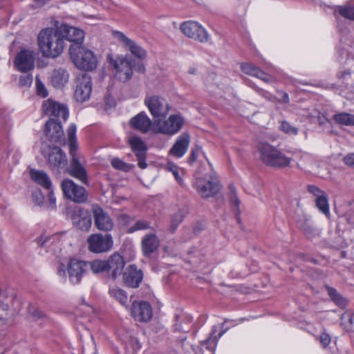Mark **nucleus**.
Returning a JSON list of instances; mask_svg holds the SVG:
<instances>
[{
	"label": "nucleus",
	"instance_id": "obj_62",
	"mask_svg": "<svg viewBox=\"0 0 354 354\" xmlns=\"http://www.w3.org/2000/svg\"><path fill=\"white\" fill-rule=\"evenodd\" d=\"M135 69L139 73H144L145 68V66L142 63H140L138 64L137 67H135Z\"/></svg>",
	"mask_w": 354,
	"mask_h": 354
},
{
	"label": "nucleus",
	"instance_id": "obj_27",
	"mask_svg": "<svg viewBox=\"0 0 354 354\" xmlns=\"http://www.w3.org/2000/svg\"><path fill=\"white\" fill-rule=\"evenodd\" d=\"M241 69L245 74L259 78L264 82L268 83L272 80V77L270 75L252 64L243 63L241 65Z\"/></svg>",
	"mask_w": 354,
	"mask_h": 354
},
{
	"label": "nucleus",
	"instance_id": "obj_39",
	"mask_svg": "<svg viewBox=\"0 0 354 354\" xmlns=\"http://www.w3.org/2000/svg\"><path fill=\"white\" fill-rule=\"evenodd\" d=\"M337 11L342 17L350 20H354V7L351 6H337L335 12Z\"/></svg>",
	"mask_w": 354,
	"mask_h": 354
},
{
	"label": "nucleus",
	"instance_id": "obj_29",
	"mask_svg": "<svg viewBox=\"0 0 354 354\" xmlns=\"http://www.w3.org/2000/svg\"><path fill=\"white\" fill-rule=\"evenodd\" d=\"M69 74L62 68H55L51 74L50 82L55 88H62L68 82Z\"/></svg>",
	"mask_w": 354,
	"mask_h": 354
},
{
	"label": "nucleus",
	"instance_id": "obj_18",
	"mask_svg": "<svg viewBox=\"0 0 354 354\" xmlns=\"http://www.w3.org/2000/svg\"><path fill=\"white\" fill-rule=\"evenodd\" d=\"M114 37L121 42L125 48L129 50L134 57L140 59H144L146 58V50L136 41L124 35L122 32L115 31L114 32Z\"/></svg>",
	"mask_w": 354,
	"mask_h": 354
},
{
	"label": "nucleus",
	"instance_id": "obj_49",
	"mask_svg": "<svg viewBox=\"0 0 354 354\" xmlns=\"http://www.w3.org/2000/svg\"><path fill=\"white\" fill-rule=\"evenodd\" d=\"M308 190L310 194L316 196V198H319V197H322L326 195L324 191L315 185H309L308 187Z\"/></svg>",
	"mask_w": 354,
	"mask_h": 354
},
{
	"label": "nucleus",
	"instance_id": "obj_45",
	"mask_svg": "<svg viewBox=\"0 0 354 354\" xmlns=\"http://www.w3.org/2000/svg\"><path fill=\"white\" fill-rule=\"evenodd\" d=\"M257 93L263 97L265 100L269 102H275L276 97L268 91H266L261 88H259L255 85H251Z\"/></svg>",
	"mask_w": 354,
	"mask_h": 354
},
{
	"label": "nucleus",
	"instance_id": "obj_41",
	"mask_svg": "<svg viewBox=\"0 0 354 354\" xmlns=\"http://www.w3.org/2000/svg\"><path fill=\"white\" fill-rule=\"evenodd\" d=\"M326 291L331 298V299L337 305L342 306L344 305L345 301L344 298L337 292V291L328 286H326Z\"/></svg>",
	"mask_w": 354,
	"mask_h": 354
},
{
	"label": "nucleus",
	"instance_id": "obj_52",
	"mask_svg": "<svg viewBox=\"0 0 354 354\" xmlns=\"http://www.w3.org/2000/svg\"><path fill=\"white\" fill-rule=\"evenodd\" d=\"M48 198L49 201V207L51 209H55L56 208V198L54 194V192L53 187L50 189H48Z\"/></svg>",
	"mask_w": 354,
	"mask_h": 354
},
{
	"label": "nucleus",
	"instance_id": "obj_54",
	"mask_svg": "<svg viewBox=\"0 0 354 354\" xmlns=\"http://www.w3.org/2000/svg\"><path fill=\"white\" fill-rule=\"evenodd\" d=\"M319 341L324 347L327 346L330 343V337L326 333H322L319 336Z\"/></svg>",
	"mask_w": 354,
	"mask_h": 354
},
{
	"label": "nucleus",
	"instance_id": "obj_1",
	"mask_svg": "<svg viewBox=\"0 0 354 354\" xmlns=\"http://www.w3.org/2000/svg\"><path fill=\"white\" fill-rule=\"evenodd\" d=\"M76 132V125L71 124L66 131L70 156L69 167H67L66 155L59 147L44 145L41 151L46 159L50 170L59 171L62 169H66L71 176L86 183L88 179L87 172L84 165V158L79 151Z\"/></svg>",
	"mask_w": 354,
	"mask_h": 354
},
{
	"label": "nucleus",
	"instance_id": "obj_44",
	"mask_svg": "<svg viewBox=\"0 0 354 354\" xmlns=\"http://www.w3.org/2000/svg\"><path fill=\"white\" fill-rule=\"evenodd\" d=\"M184 216L185 215L182 211H178L171 216L170 230L172 232H174L177 229L179 224L183 221Z\"/></svg>",
	"mask_w": 354,
	"mask_h": 354
},
{
	"label": "nucleus",
	"instance_id": "obj_53",
	"mask_svg": "<svg viewBox=\"0 0 354 354\" xmlns=\"http://www.w3.org/2000/svg\"><path fill=\"white\" fill-rule=\"evenodd\" d=\"M301 160L306 163V166L312 167L316 162L315 158L310 154L305 153L301 156Z\"/></svg>",
	"mask_w": 354,
	"mask_h": 354
},
{
	"label": "nucleus",
	"instance_id": "obj_7",
	"mask_svg": "<svg viewBox=\"0 0 354 354\" xmlns=\"http://www.w3.org/2000/svg\"><path fill=\"white\" fill-rule=\"evenodd\" d=\"M180 29L186 37L201 43H206L209 39L207 30L196 21H185L180 25Z\"/></svg>",
	"mask_w": 354,
	"mask_h": 354
},
{
	"label": "nucleus",
	"instance_id": "obj_42",
	"mask_svg": "<svg viewBox=\"0 0 354 354\" xmlns=\"http://www.w3.org/2000/svg\"><path fill=\"white\" fill-rule=\"evenodd\" d=\"M111 165L116 169L123 171H129L133 168V165L127 164L118 158H114L111 160Z\"/></svg>",
	"mask_w": 354,
	"mask_h": 354
},
{
	"label": "nucleus",
	"instance_id": "obj_3",
	"mask_svg": "<svg viewBox=\"0 0 354 354\" xmlns=\"http://www.w3.org/2000/svg\"><path fill=\"white\" fill-rule=\"evenodd\" d=\"M258 151L262 162L270 167L284 168L290 166L292 161L291 158L268 142L259 143Z\"/></svg>",
	"mask_w": 354,
	"mask_h": 354
},
{
	"label": "nucleus",
	"instance_id": "obj_63",
	"mask_svg": "<svg viewBox=\"0 0 354 354\" xmlns=\"http://www.w3.org/2000/svg\"><path fill=\"white\" fill-rule=\"evenodd\" d=\"M188 73L191 75H195L196 73V68L195 67H190Z\"/></svg>",
	"mask_w": 354,
	"mask_h": 354
},
{
	"label": "nucleus",
	"instance_id": "obj_51",
	"mask_svg": "<svg viewBox=\"0 0 354 354\" xmlns=\"http://www.w3.org/2000/svg\"><path fill=\"white\" fill-rule=\"evenodd\" d=\"M149 227V224L145 221H138L132 227L131 232L146 230Z\"/></svg>",
	"mask_w": 354,
	"mask_h": 354
},
{
	"label": "nucleus",
	"instance_id": "obj_19",
	"mask_svg": "<svg viewBox=\"0 0 354 354\" xmlns=\"http://www.w3.org/2000/svg\"><path fill=\"white\" fill-rule=\"evenodd\" d=\"M106 272L111 278L115 279L123 273L124 260L119 253L114 252L106 260Z\"/></svg>",
	"mask_w": 354,
	"mask_h": 354
},
{
	"label": "nucleus",
	"instance_id": "obj_25",
	"mask_svg": "<svg viewBox=\"0 0 354 354\" xmlns=\"http://www.w3.org/2000/svg\"><path fill=\"white\" fill-rule=\"evenodd\" d=\"M189 142V135L185 132L183 133L178 137L176 142L169 151V154L176 158L183 157L188 149Z\"/></svg>",
	"mask_w": 354,
	"mask_h": 354
},
{
	"label": "nucleus",
	"instance_id": "obj_8",
	"mask_svg": "<svg viewBox=\"0 0 354 354\" xmlns=\"http://www.w3.org/2000/svg\"><path fill=\"white\" fill-rule=\"evenodd\" d=\"M61 188L64 196L75 203H84L87 199V194L85 189L75 184L72 180H64L61 183Z\"/></svg>",
	"mask_w": 354,
	"mask_h": 354
},
{
	"label": "nucleus",
	"instance_id": "obj_20",
	"mask_svg": "<svg viewBox=\"0 0 354 354\" xmlns=\"http://www.w3.org/2000/svg\"><path fill=\"white\" fill-rule=\"evenodd\" d=\"M131 315L138 322H147L152 317V310L149 303L146 301H134L131 308Z\"/></svg>",
	"mask_w": 354,
	"mask_h": 354
},
{
	"label": "nucleus",
	"instance_id": "obj_48",
	"mask_svg": "<svg viewBox=\"0 0 354 354\" xmlns=\"http://www.w3.org/2000/svg\"><path fill=\"white\" fill-rule=\"evenodd\" d=\"M167 167L168 169L173 174L178 183L180 185L183 184V179L179 174V168L176 165L171 163L168 164Z\"/></svg>",
	"mask_w": 354,
	"mask_h": 354
},
{
	"label": "nucleus",
	"instance_id": "obj_37",
	"mask_svg": "<svg viewBox=\"0 0 354 354\" xmlns=\"http://www.w3.org/2000/svg\"><path fill=\"white\" fill-rule=\"evenodd\" d=\"M109 294L112 297L120 301L121 304L127 306L128 297L124 290L119 288L113 287L110 288Z\"/></svg>",
	"mask_w": 354,
	"mask_h": 354
},
{
	"label": "nucleus",
	"instance_id": "obj_24",
	"mask_svg": "<svg viewBox=\"0 0 354 354\" xmlns=\"http://www.w3.org/2000/svg\"><path fill=\"white\" fill-rule=\"evenodd\" d=\"M160 245V240L154 233L146 234L142 239L141 248L143 255L149 257L156 252Z\"/></svg>",
	"mask_w": 354,
	"mask_h": 354
},
{
	"label": "nucleus",
	"instance_id": "obj_30",
	"mask_svg": "<svg viewBox=\"0 0 354 354\" xmlns=\"http://www.w3.org/2000/svg\"><path fill=\"white\" fill-rule=\"evenodd\" d=\"M218 329L216 326H214L209 336L205 340L204 345L206 348L209 351H214L218 339L222 337L225 331H221L216 335Z\"/></svg>",
	"mask_w": 354,
	"mask_h": 354
},
{
	"label": "nucleus",
	"instance_id": "obj_26",
	"mask_svg": "<svg viewBox=\"0 0 354 354\" xmlns=\"http://www.w3.org/2000/svg\"><path fill=\"white\" fill-rule=\"evenodd\" d=\"M151 120L144 112L138 113L132 118L130 120V125L135 129L145 133H147L151 127Z\"/></svg>",
	"mask_w": 354,
	"mask_h": 354
},
{
	"label": "nucleus",
	"instance_id": "obj_34",
	"mask_svg": "<svg viewBox=\"0 0 354 354\" xmlns=\"http://www.w3.org/2000/svg\"><path fill=\"white\" fill-rule=\"evenodd\" d=\"M191 323V319L186 317L185 315H178L176 316L175 329L178 331L187 332L189 331Z\"/></svg>",
	"mask_w": 354,
	"mask_h": 354
},
{
	"label": "nucleus",
	"instance_id": "obj_43",
	"mask_svg": "<svg viewBox=\"0 0 354 354\" xmlns=\"http://www.w3.org/2000/svg\"><path fill=\"white\" fill-rule=\"evenodd\" d=\"M280 129L290 136H296L298 133V129L286 120L280 122Z\"/></svg>",
	"mask_w": 354,
	"mask_h": 354
},
{
	"label": "nucleus",
	"instance_id": "obj_2",
	"mask_svg": "<svg viewBox=\"0 0 354 354\" xmlns=\"http://www.w3.org/2000/svg\"><path fill=\"white\" fill-rule=\"evenodd\" d=\"M39 48L42 55L47 58H56L63 53L65 42L59 28H46L37 36Z\"/></svg>",
	"mask_w": 354,
	"mask_h": 354
},
{
	"label": "nucleus",
	"instance_id": "obj_64",
	"mask_svg": "<svg viewBox=\"0 0 354 354\" xmlns=\"http://www.w3.org/2000/svg\"><path fill=\"white\" fill-rule=\"evenodd\" d=\"M35 317H40V314H37V313H35V315H33Z\"/></svg>",
	"mask_w": 354,
	"mask_h": 354
},
{
	"label": "nucleus",
	"instance_id": "obj_50",
	"mask_svg": "<svg viewBox=\"0 0 354 354\" xmlns=\"http://www.w3.org/2000/svg\"><path fill=\"white\" fill-rule=\"evenodd\" d=\"M37 92L39 95L45 97L48 95V91L44 84L38 79L36 80Z\"/></svg>",
	"mask_w": 354,
	"mask_h": 354
},
{
	"label": "nucleus",
	"instance_id": "obj_46",
	"mask_svg": "<svg viewBox=\"0 0 354 354\" xmlns=\"http://www.w3.org/2000/svg\"><path fill=\"white\" fill-rule=\"evenodd\" d=\"M25 73L19 77V85L21 86H30L32 82V76L28 73Z\"/></svg>",
	"mask_w": 354,
	"mask_h": 354
},
{
	"label": "nucleus",
	"instance_id": "obj_11",
	"mask_svg": "<svg viewBox=\"0 0 354 354\" xmlns=\"http://www.w3.org/2000/svg\"><path fill=\"white\" fill-rule=\"evenodd\" d=\"M45 136L47 139L60 146H64L66 143L64 131L61 123L56 120L50 119L45 124Z\"/></svg>",
	"mask_w": 354,
	"mask_h": 354
},
{
	"label": "nucleus",
	"instance_id": "obj_17",
	"mask_svg": "<svg viewBox=\"0 0 354 354\" xmlns=\"http://www.w3.org/2000/svg\"><path fill=\"white\" fill-rule=\"evenodd\" d=\"M42 110L45 115L62 118L64 121L68 118L67 107L50 99L44 101Z\"/></svg>",
	"mask_w": 354,
	"mask_h": 354
},
{
	"label": "nucleus",
	"instance_id": "obj_58",
	"mask_svg": "<svg viewBox=\"0 0 354 354\" xmlns=\"http://www.w3.org/2000/svg\"><path fill=\"white\" fill-rule=\"evenodd\" d=\"M57 274L61 278L63 281H66V274L64 266L63 264H60L57 268Z\"/></svg>",
	"mask_w": 354,
	"mask_h": 354
},
{
	"label": "nucleus",
	"instance_id": "obj_33",
	"mask_svg": "<svg viewBox=\"0 0 354 354\" xmlns=\"http://www.w3.org/2000/svg\"><path fill=\"white\" fill-rule=\"evenodd\" d=\"M335 122L342 126H354V115L342 112L333 115Z\"/></svg>",
	"mask_w": 354,
	"mask_h": 354
},
{
	"label": "nucleus",
	"instance_id": "obj_40",
	"mask_svg": "<svg viewBox=\"0 0 354 354\" xmlns=\"http://www.w3.org/2000/svg\"><path fill=\"white\" fill-rule=\"evenodd\" d=\"M342 322L348 330H354V313H345L342 316Z\"/></svg>",
	"mask_w": 354,
	"mask_h": 354
},
{
	"label": "nucleus",
	"instance_id": "obj_61",
	"mask_svg": "<svg viewBox=\"0 0 354 354\" xmlns=\"http://www.w3.org/2000/svg\"><path fill=\"white\" fill-rule=\"evenodd\" d=\"M50 238H46L45 240L43 237H39L37 239V243L40 246H44L49 241Z\"/></svg>",
	"mask_w": 354,
	"mask_h": 354
},
{
	"label": "nucleus",
	"instance_id": "obj_35",
	"mask_svg": "<svg viewBox=\"0 0 354 354\" xmlns=\"http://www.w3.org/2000/svg\"><path fill=\"white\" fill-rule=\"evenodd\" d=\"M297 225L305 233V234L309 238H312L315 235L319 234L318 230L310 224L308 219H305L304 221H297Z\"/></svg>",
	"mask_w": 354,
	"mask_h": 354
},
{
	"label": "nucleus",
	"instance_id": "obj_4",
	"mask_svg": "<svg viewBox=\"0 0 354 354\" xmlns=\"http://www.w3.org/2000/svg\"><path fill=\"white\" fill-rule=\"evenodd\" d=\"M69 54L73 64L80 70L91 71L97 67V58L93 51L82 45H71Z\"/></svg>",
	"mask_w": 354,
	"mask_h": 354
},
{
	"label": "nucleus",
	"instance_id": "obj_16",
	"mask_svg": "<svg viewBox=\"0 0 354 354\" xmlns=\"http://www.w3.org/2000/svg\"><path fill=\"white\" fill-rule=\"evenodd\" d=\"M198 194L203 198H209L217 194L221 188L216 177L211 176L209 179H198L195 183Z\"/></svg>",
	"mask_w": 354,
	"mask_h": 354
},
{
	"label": "nucleus",
	"instance_id": "obj_5",
	"mask_svg": "<svg viewBox=\"0 0 354 354\" xmlns=\"http://www.w3.org/2000/svg\"><path fill=\"white\" fill-rule=\"evenodd\" d=\"M87 243L90 252L100 254L111 250L113 245V240L110 234L96 233L89 236Z\"/></svg>",
	"mask_w": 354,
	"mask_h": 354
},
{
	"label": "nucleus",
	"instance_id": "obj_32",
	"mask_svg": "<svg viewBox=\"0 0 354 354\" xmlns=\"http://www.w3.org/2000/svg\"><path fill=\"white\" fill-rule=\"evenodd\" d=\"M129 143L136 156L146 153L147 147L140 138L136 136L131 137L129 139Z\"/></svg>",
	"mask_w": 354,
	"mask_h": 354
},
{
	"label": "nucleus",
	"instance_id": "obj_21",
	"mask_svg": "<svg viewBox=\"0 0 354 354\" xmlns=\"http://www.w3.org/2000/svg\"><path fill=\"white\" fill-rule=\"evenodd\" d=\"M59 29L63 35V39L71 41V45H82L85 36L82 29L67 24H62Z\"/></svg>",
	"mask_w": 354,
	"mask_h": 354
},
{
	"label": "nucleus",
	"instance_id": "obj_28",
	"mask_svg": "<svg viewBox=\"0 0 354 354\" xmlns=\"http://www.w3.org/2000/svg\"><path fill=\"white\" fill-rule=\"evenodd\" d=\"M30 176L35 183L42 187L44 189L48 190L53 187L51 179L45 171L31 169L30 170Z\"/></svg>",
	"mask_w": 354,
	"mask_h": 354
},
{
	"label": "nucleus",
	"instance_id": "obj_57",
	"mask_svg": "<svg viewBox=\"0 0 354 354\" xmlns=\"http://www.w3.org/2000/svg\"><path fill=\"white\" fill-rule=\"evenodd\" d=\"M351 74L350 70H344L337 73V77L342 80H347L351 77Z\"/></svg>",
	"mask_w": 354,
	"mask_h": 354
},
{
	"label": "nucleus",
	"instance_id": "obj_38",
	"mask_svg": "<svg viewBox=\"0 0 354 354\" xmlns=\"http://www.w3.org/2000/svg\"><path fill=\"white\" fill-rule=\"evenodd\" d=\"M88 263L89 264V269H91L94 274L106 272V260L97 259L88 262Z\"/></svg>",
	"mask_w": 354,
	"mask_h": 354
},
{
	"label": "nucleus",
	"instance_id": "obj_47",
	"mask_svg": "<svg viewBox=\"0 0 354 354\" xmlns=\"http://www.w3.org/2000/svg\"><path fill=\"white\" fill-rule=\"evenodd\" d=\"M32 197L35 204L41 205L44 203V196L40 189H37L33 192L32 194Z\"/></svg>",
	"mask_w": 354,
	"mask_h": 354
},
{
	"label": "nucleus",
	"instance_id": "obj_10",
	"mask_svg": "<svg viewBox=\"0 0 354 354\" xmlns=\"http://www.w3.org/2000/svg\"><path fill=\"white\" fill-rule=\"evenodd\" d=\"M185 123L183 117L180 114H171L167 120L160 122L156 132L173 136L179 132Z\"/></svg>",
	"mask_w": 354,
	"mask_h": 354
},
{
	"label": "nucleus",
	"instance_id": "obj_22",
	"mask_svg": "<svg viewBox=\"0 0 354 354\" xmlns=\"http://www.w3.org/2000/svg\"><path fill=\"white\" fill-rule=\"evenodd\" d=\"M143 278L142 272L135 265L129 266L123 272L124 283L129 287L137 288Z\"/></svg>",
	"mask_w": 354,
	"mask_h": 354
},
{
	"label": "nucleus",
	"instance_id": "obj_55",
	"mask_svg": "<svg viewBox=\"0 0 354 354\" xmlns=\"http://www.w3.org/2000/svg\"><path fill=\"white\" fill-rule=\"evenodd\" d=\"M136 157H137V160H138V167L142 169L147 168V164L145 161L146 153L138 154V156H136Z\"/></svg>",
	"mask_w": 354,
	"mask_h": 354
},
{
	"label": "nucleus",
	"instance_id": "obj_60",
	"mask_svg": "<svg viewBox=\"0 0 354 354\" xmlns=\"http://www.w3.org/2000/svg\"><path fill=\"white\" fill-rule=\"evenodd\" d=\"M198 152V149L192 151V153H191V155H190V157L189 159L190 164H192L193 162H194L196 161V160L197 158Z\"/></svg>",
	"mask_w": 354,
	"mask_h": 354
},
{
	"label": "nucleus",
	"instance_id": "obj_9",
	"mask_svg": "<svg viewBox=\"0 0 354 354\" xmlns=\"http://www.w3.org/2000/svg\"><path fill=\"white\" fill-rule=\"evenodd\" d=\"M145 104L154 118L165 117L169 111L167 101L156 95H147L145 99Z\"/></svg>",
	"mask_w": 354,
	"mask_h": 354
},
{
	"label": "nucleus",
	"instance_id": "obj_12",
	"mask_svg": "<svg viewBox=\"0 0 354 354\" xmlns=\"http://www.w3.org/2000/svg\"><path fill=\"white\" fill-rule=\"evenodd\" d=\"M91 211L94 220V225L98 230L109 232L113 228L114 223L113 219L100 206L93 205L92 206Z\"/></svg>",
	"mask_w": 354,
	"mask_h": 354
},
{
	"label": "nucleus",
	"instance_id": "obj_6",
	"mask_svg": "<svg viewBox=\"0 0 354 354\" xmlns=\"http://www.w3.org/2000/svg\"><path fill=\"white\" fill-rule=\"evenodd\" d=\"M67 216L70 218L74 226L82 231H88L91 227L92 219L88 209L79 206L68 208Z\"/></svg>",
	"mask_w": 354,
	"mask_h": 354
},
{
	"label": "nucleus",
	"instance_id": "obj_56",
	"mask_svg": "<svg viewBox=\"0 0 354 354\" xmlns=\"http://www.w3.org/2000/svg\"><path fill=\"white\" fill-rule=\"evenodd\" d=\"M344 162L348 167H354V153L346 155L344 158Z\"/></svg>",
	"mask_w": 354,
	"mask_h": 354
},
{
	"label": "nucleus",
	"instance_id": "obj_59",
	"mask_svg": "<svg viewBox=\"0 0 354 354\" xmlns=\"http://www.w3.org/2000/svg\"><path fill=\"white\" fill-rule=\"evenodd\" d=\"M277 92L281 95V100L280 102L284 104H288L290 102L288 94L286 92H283L282 91H278Z\"/></svg>",
	"mask_w": 354,
	"mask_h": 354
},
{
	"label": "nucleus",
	"instance_id": "obj_31",
	"mask_svg": "<svg viewBox=\"0 0 354 354\" xmlns=\"http://www.w3.org/2000/svg\"><path fill=\"white\" fill-rule=\"evenodd\" d=\"M229 191V200L232 205L233 211L234 212L238 222L240 221L239 214L240 211L239 209L240 205V201L237 196L236 188L233 185H230L228 187Z\"/></svg>",
	"mask_w": 354,
	"mask_h": 354
},
{
	"label": "nucleus",
	"instance_id": "obj_14",
	"mask_svg": "<svg viewBox=\"0 0 354 354\" xmlns=\"http://www.w3.org/2000/svg\"><path fill=\"white\" fill-rule=\"evenodd\" d=\"M92 92V81L90 75L83 74L76 80L75 97L77 102H84L88 100Z\"/></svg>",
	"mask_w": 354,
	"mask_h": 354
},
{
	"label": "nucleus",
	"instance_id": "obj_23",
	"mask_svg": "<svg viewBox=\"0 0 354 354\" xmlns=\"http://www.w3.org/2000/svg\"><path fill=\"white\" fill-rule=\"evenodd\" d=\"M116 70L115 75L121 81H127L132 76L133 68L131 58L125 56L115 65Z\"/></svg>",
	"mask_w": 354,
	"mask_h": 354
},
{
	"label": "nucleus",
	"instance_id": "obj_13",
	"mask_svg": "<svg viewBox=\"0 0 354 354\" xmlns=\"http://www.w3.org/2000/svg\"><path fill=\"white\" fill-rule=\"evenodd\" d=\"M35 53L29 49H22L15 57L16 68L22 73H28L35 67Z\"/></svg>",
	"mask_w": 354,
	"mask_h": 354
},
{
	"label": "nucleus",
	"instance_id": "obj_15",
	"mask_svg": "<svg viewBox=\"0 0 354 354\" xmlns=\"http://www.w3.org/2000/svg\"><path fill=\"white\" fill-rule=\"evenodd\" d=\"M88 270L89 264L88 262L77 259H71L67 266V272L70 281L73 284L78 283Z\"/></svg>",
	"mask_w": 354,
	"mask_h": 354
},
{
	"label": "nucleus",
	"instance_id": "obj_36",
	"mask_svg": "<svg viewBox=\"0 0 354 354\" xmlns=\"http://www.w3.org/2000/svg\"><path fill=\"white\" fill-rule=\"evenodd\" d=\"M315 204L319 210L329 219L330 218V213L327 195L316 198Z\"/></svg>",
	"mask_w": 354,
	"mask_h": 354
}]
</instances>
